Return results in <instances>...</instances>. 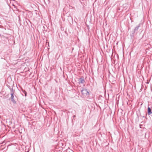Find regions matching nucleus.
<instances>
[{
  "mask_svg": "<svg viewBox=\"0 0 152 152\" xmlns=\"http://www.w3.org/2000/svg\"><path fill=\"white\" fill-rule=\"evenodd\" d=\"M11 99L12 101L14 103H15V102L14 99V95L13 93H11Z\"/></svg>",
  "mask_w": 152,
  "mask_h": 152,
  "instance_id": "2",
  "label": "nucleus"
},
{
  "mask_svg": "<svg viewBox=\"0 0 152 152\" xmlns=\"http://www.w3.org/2000/svg\"><path fill=\"white\" fill-rule=\"evenodd\" d=\"M73 117H75V115H74V116H73Z\"/></svg>",
  "mask_w": 152,
  "mask_h": 152,
  "instance_id": "6",
  "label": "nucleus"
},
{
  "mask_svg": "<svg viewBox=\"0 0 152 152\" xmlns=\"http://www.w3.org/2000/svg\"><path fill=\"white\" fill-rule=\"evenodd\" d=\"M139 27V26H138L136 27V28L135 29V30L136 31V30H137L138 29Z\"/></svg>",
  "mask_w": 152,
  "mask_h": 152,
  "instance_id": "5",
  "label": "nucleus"
},
{
  "mask_svg": "<svg viewBox=\"0 0 152 152\" xmlns=\"http://www.w3.org/2000/svg\"><path fill=\"white\" fill-rule=\"evenodd\" d=\"M148 115H150L152 113L151 110V108L149 107H148Z\"/></svg>",
  "mask_w": 152,
  "mask_h": 152,
  "instance_id": "3",
  "label": "nucleus"
},
{
  "mask_svg": "<svg viewBox=\"0 0 152 152\" xmlns=\"http://www.w3.org/2000/svg\"><path fill=\"white\" fill-rule=\"evenodd\" d=\"M81 93L84 96H88L89 94V93L86 89L82 88L81 90Z\"/></svg>",
  "mask_w": 152,
  "mask_h": 152,
  "instance_id": "1",
  "label": "nucleus"
},
{
  "mask_svg": "<svg viewBox=\"0 0 152 152\" xmlns=\"http://www.w3.org/2000/svg\"><path fill=\"white\" fill-rule=\"evenodd\" d=\"M84 81H85L84 80H81L80 82V83H83Z\"/></svg>",
  "mask_w": 152,
  "mask_h": 152,
  "instance_id": "4",
  "label": "nucleus"
}]
</instances>
